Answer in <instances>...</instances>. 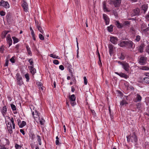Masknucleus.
Listing matches in <instances>:
<instances>
[{"label":"nucleus","instance_id":"obj_1","mask_svg":"<svg viewBox=\"0 0 149 149\" xmlns=\"http://www.w3.org/2000/svg\"><path fill=\"white\" fill-rule=\"evenodd\" d=\"M126 47L130 49H133L134 48L135 45L132 41L130 40L126 41Z\"/></svg>","mask_w":149,"mask_h":149},{"label":"nucleus","instance_id":"obj_2","mask_svg":"<svg viewBox=\"0 0 149 149\" xmlns=\"http://www.w3.org/2000/svg\"><path fill=\"white\" fill-rule=\"evenodd\" d=\"M16 76L17 84L19 86H21L23 84L22 78L18 73L17 74Z\"/></svg>","mask_w":149,"mask_h":149},{"label":"nucleus","instance_id":"obj_3","mask_svg":"<svg viewBox=\"0 0 149 149\" xmlns=\"http://www.w3.org/2000/svg\"><path fill=\"white\" fill-rule=\"evenodd\" d=\"M140 10L138 8H136L132 10L131 13V16L133 17L135 16H138L139 15Z\"/></svg>","mask_w":149,"mask_h":149},{"label":"nucleus","instance_id":"obj_4","mask_svg":"<svg viewBox=\"0 0 149 149\" xmlns=\"http://www.w3.org/2000/svg\"><path fill=\"white\" fill-rule=\"evenodd\" d=\"M0 6H2L6 8H9V5L7 2L3 0L0 1Z\"/></svg>","mask_w":149,"mask_h":149},{"label":"nucleus","instance_id":"obj_5","mask_svg":"<svg viewBox=\"0 0 149 149\" xmlns=\"http://www.w3.org/2000/svg\"><path fill=\"white\" fill-rule=\"evenodd\" d=\"M69 99L70 101V104L72 106H74L75 104L76 97L74 94L70 96Z\"/></svg>","mask_w":149,"mask_h":149},{"label":"nucleus","instance_id":"obj_6","mask_svg":"<svg viewBox=\"0 0 149 149\" xmlns=\"http://www.w3.org/2000/svg\"><path fill=\"white\" fill-rule=\"evenodd\" d=\"M65 67H66L68 69V70L69 72L71 74V76L73 75V70L72 68V65L69 63H65Z\"/></svg>","mask_w":149,"mask_h":149},{"label":"nucleus","instance_id":"obj_7","mask_svg":"<svg viewBox=\"0 0 149 149\" xmlns=\"http://www.w3.org/2000/svg\"><path fill=\"white\" fill-rule=\"evenodd\" d=\"M123 68L125 70L126 72H128L129 71L130 66L129 64L125 62H124L122 65Z\"/></svg>","mask_w":149,"mask_h":149},{"label":"nucleus","instance_id":"obj_8","mask_svg":"<svg viewBox=\"0 0 149 149\" xmlns=\"http://www.w3.org/2000/svg\"><path fill=\"white\" fill-rule=\"evenodd\" d=\"M118 40V38L116 37H111L110 41L113 44L116 45L117 43V41Z\"/></svg>","mask_w":149,"mask_h":149},{"label":"nucleus","instance_id":"obj_9","mask_svg":"<svg viewBox=\"0 0 149 149\" xmlns=\"http://www.w3.org/2000/svg\"><path fill=\"white\" fill-rule=\"evenodd\" d=\"M103 18L104 19L106 24L108 25L109 24V19L108 16L106 14H104L103 15Z\"/></svg>","mask_w":149,"mask_h":149},{"label":"nucleus","instance_id":"obj_10","mask_svg":"<svg viewBox=\"0 0 149 149\" xmlns=\"http://www.w3.org/2000/svg\"><path fill=\"white\" fill-rule=\"evenodd\" d=\"M113 3L115 7H118L120 6L121 2V0H115L113 1Z\"/></svg>","mask_w":149,"mask_h":149},{"label":"nucleus","instance_id":"obj_11","mask_svg":"<svg viewBox=\"0 0 149 149\" xmlns=\"http://www.w3.org/2000/svg\"><path fill=\"white\" fill-rule=\"evenodd\" d=\"M146 62V59L145 57L143 56H141L139 60V62L141 65H144Z\"/></svg>","mask_w":149,"mask_h":149},{"label":"nucleus","instance_id":"obj_12","mask_svg":"<svg viewBox=\"0 0 149 149\" xmlns=\"http://www.w3.org/2000/svg\"><path fill=\"white\" fill-rule=\"evenodd\" d=\"M115 73L116 74L119 75L121 77L124 78L125 79H127L129 77L127 75H126L125 73L120 72V73L117 72H115Z\"/></svg>","mask_w":149,"mask_h":149},{"label":"nucleus","instance_id":"obj_13","mask_svg":"<svg viewBox=\"0 0 149 149\" xmlns=\"http://www.w3.org/2000/svg\"><path fill=\"white\" fill-rule=\"evenodd\" d=\"M35 22L36 23V20H35ZM36 26L37 28L38 29V30L42 33L43 34L44 33L43 31L42 30V29L40 26V24L38 22L37 24H36Z\"/></svg>","mask_w":149,"mask_h":149},{"label":"nucleus","instance_id":"obj_14","mask_svg":"<svg viewBox=\"0 0 149 149\" xmlns=\"http://www.w3.org/2000/svg\"><path fill=\"white\" fill-rule=\"evenodd\" d=\"M22 6L24 9V10L26 12L28 9V6L26 2L24 1L23 3L22 4Z\"/></svg>","mask_w":149,"mask_h":149},{"label":"nucleus","instance_id":"obj_15","mask_svg":"<svg viewBox=\"0 0 149 149\" xmlns=\"http://www.w3.org/2000/svg\"><path fill=\"white\" fill-rule=\"evenodd\" d=\"M131 136V142H136L137 141V137L135 133H133V135Z\"/></svg>","mask_w":149,"mask_h":149},{"label":"nucleus","instance_id":"obj_16","mask_svg":"<svg viewBox=\"0 0 149 149\" xmlns=\"http://www.w3.org/2000/svg\"><path fill=\"white\" fill-rule=\"evenodd\" d=\"M108 47L109 49V53L111 55L113 53L114 50L113 46L111 44H109L108 45Z\"/></svg>","mask_w":149,"mask_h":149},{"label":"nucleus","instance_id":"obj_17","mask_svg":"<svg viewBox=\"0 0 149 149\" xmlns=\"http://www.w3.org/2000/svg\"><path fill=\"white\" fill-rule=\"evenodd\" d=\"M145 46L144 43L141 44L139 47L138 50L140 53H142L143 52V48Z\"/></svg>","mask_w":149,"mask_h":149},{"label":"nucleus","instance_id":"obj_18","mask_svg":"<svg viewBox=\"0 0 149 149\" xmlns=\"http://www.w3.org/2000/svg\"><path fill=\"white\" fill-rule=\"evenodd\" d=\"M29 68L31 73L33 75L36 72V69L34 68L33 67V66H29Z\"/></svg>","mask_w":149,"mask_h":149},{"label":"nucleus","instance_id":"obj_19","mask_svg":"<svg viewBox=\"0 0 149 149\" xmlns=\"http://www.w3.org/2000/svg\"><path fill=\"white\" fill-rule=\"evenodd\" d=\"M7 108L6 106H4L2 109V110L1 111V112L3 115L4 117L6 115V111H7Z\"/></svg>","mask_w":149,"mask_h":149},{"label":"nucleus","instance_id":"obj_20","mask_svg":"<svg viewBox=\"0 0 149 149\" xmlns=\"http://www.w3.org/2000/svg\"><path fill=\"white\" fill-rule=\"evenodd\" d=\"M115 24L117 27L118 28H122L123 27V25L120 24L118 21H116L115 22Z\"/></svg>","mask_w":149,"mask_h":149},{"label":"nucleus","instance_id":"obj_21","mask_svg":"<svg viewBox=\"0 0 149 149\" xmlns=\"http://www.w3.org/2000/svg\"><path fill=\"white\" fill-rule=\"evenodd\" d=\"M136 96V99L135 100V102H140L141 101L142 97L139 94H137Z\"/></svg>","mask_w":149,"mask_h":149},{"label":"nucleus","instance_id":"obj_22","mask_svg":"<svg viewBox=\"0 0 149 149\" xmlns=\"http://www.w3.org/2000/svg\"><path fill=\"white\" fill-rule=\"evenodd\" d=\"M11 109L13 111H14L13 113L14 114L17 113V112L16 110V108L15 105L13 104H11Z\"/></svg>","mask_w":149,"mask_h":149},{"label":"nucleus","instance_id":"obj_23","mask_svg":"<svg viewBox=\"0 0 149 149\" xmlns=\"http://www.w3.org/2000/svg\"><path fill=\"white\" fill-rule=\"evenodd\" d=\"M126 41H121L118 45L122 47H126Z\"/></svg>","mask_w":149,"mask_h":149},{"label":"nucleus","instance_id":"obj_24","mask_svg":"<svg viewBox=\"0 0 149 149\" xmlns=\"http://www.w3.org/2000/svg\"><path fill=\"white\" fill-rule=\"evenodd\" d=\"M36 84L38 86L39 90H41L42 91L43 90V88L42 87V85L41 82H38L36 83Z\"/></svg>","mask_w":149,"mask_h":149},{"label":"nucleus","instance_id":"obj_25","mask_svg":"<svg viewBox=\"0 0 149 149\" xmlns=\"http://www.w3.org/2000/svg\"><path fill=\"white\" fill-rule=\"evenodd\" d=\"M26 48L27 49L28 54L29 55L31 56L32 52L30 48L29 47V46L28 45H26Z\"/></svg>","mask_w":149,"mask_h":149},{"label":"nucleus","instance_id":"obj_26","mask_svg":"<svg viewBox=\"0 0 149 149\" xmlns=\"http://www.w3.org/2000/svg\"><path fill=\"white\" fill-rule=\"evenodd\" d=\"M103 9L104 11H107L108 12H109L110 11L109 10H107V8L106 7V3L104 1L103 2Z\"/></svg>","mask_w":149,"mask_h":149},{"label":"nucleus","instance_id":"obj_27","mask_svg":"<svg viewBox=\"0 0 149 149\" xmlns=\"http://www.w3.org/2000/svg\"><path fill=\"white\" fill-rule=\"evenodd\" d=\"M142 9L144 11L145 13L147 11L148 6L147 4H144L142 6Z\"/></svg>","mask_w":149,"mask_h":149},{"label":"nucleus","instance_id":"obj_28","mask_svg":"<svg viewBox=\"0 0 149 149\" xmlns=\"http://www.w3.org/2000/svg\"><path fill=\"white\" fill-rule=\"evenodd\" d=\"M128 103L125 100H123L120 102V105L121 106H123L124 105H125L126 104H127Z\"/></svg>","mask_w":149,"mask_h":149},{"label":"nucleus","instance_id":"obj_29","mask_svg":"<svg viewBox=\"0 0 149 149\" xmlns=\"http://www.w3.org/2000/svg\"><path fill=\"white\" fill-rule=\"evenodd\" d=\"M35 113H36V114L35 115V116H34V112H32V114L34 118L35 119V118H38V117H39V113H38L37 111H35Z\"/></svg>","mask_w":149,"mask_h":149},{"label":"nucleus","instance_id":"obj_30","mask_svg":"<svg viewBox=\"0 0 149 149\" xmlns=\"http://www.w3.org/2000/svg\"><path fill=\"white\" fill-rule=\"evenodd\" d=\"M6 17L7 22H10L11 21V15L10 14H8L6 16Z\"/></svg>","mask_w":149,"mask_h":149},{"label":"nucleus","instance_id":"obj_31","mask_svg":"<svg viewBox=\"0 0 149 149\" xmlns=\"http://www.w3.org/2000/svg\"><path fill=\"white\" fill-rule=\"evenodd\" d=\"M7 42L9 45V47L12 45V40L11 38L10 39H6Z\"/></svg>","mask_w":149,"mask_h":149},{"label":"nucleus","instance_id":"obj_32","mask_svg":"<svg viewBox=\"0 0 149 149\" xmlns=\"http://www.w3.org/2000/svg\"><path fill=\"white\" fill-rule=\"evenodd\" d=\"M39 120L40 124L41 125H44L45 122V120L42 118L39 117Z\"/></svg>","mask_w":149,"mask_h":149},{"label":"nucleus","instance_id":"obj_33","mask_svg":"<svg viewBox=\"0 0 149 149\" xmlns=\"http://www.w3.org/2000/svg\"><path fill=\"white\" fill-rule=\"evenodd\" d=\"M7 128L8 132L10 134H12L13 132L12 126H7Z\"/></svg>","mask_w":149,"mask_h":149},{"label":"nucleus","instance_id":"obj_34","mask_svg":"<svg viewBox=\"0 0 149 149\" xmlns=\"http://www.w3.org/2000/svg\"><path fill=\"white\" fill-rule=\"evenodd\" d=\"M12 38L13 41V43L15 44L18 42L19 40V39L15 36L12 37Z\"/></svg>","mask_w":149,"mask_h":149},{"label":"nucleus","instance_id":"obj_35","mask_svg":"<svg viewBox=\"0 0 149 149\" xmlns=\"http://www.w3.org/2000/svg\"><path fill=\"white\" fill-rule=\"evenodd\" d=\"M107 29L108 31L109 32H111L113 31V25H111L110 26L107 27Z\"/></svg>","mask_w":149,"mask_h":149},{"label":"nucleus","instance_id":"obj_36","mask_svg":"<svg viewBox=\"0 0 149 149\" xmlns=\"http://www.w3.org/2000/svg\"><path fill=\"white\" fill-rule=\"evenodd\" d=\"M143 80L145 83L149 84V78L147 77L144 78L143 79Z\"/></svg>","mask_w":149,"mask_h":149},{"label":"nucleus","instance_id":"obj_37","mask_svg":"<svg viewBox=\"0 0 149 149\" xmlns=\"http://www.w3.org/2000/svg\"><path fill=\"white\" fill-rule=\"evenodd\" d=\"M20 45L19 44H18L16 45L15 49H16V52L17 53H19V49L20 47Z\"/></svg>","mask_w":149,"mask_h":149},{"label":"nucleus","instance_id":"obj_38","mask_svg":"<svg viewBox=\"0 0 149 149\" xmlns=\"http://www.w3.org/2000/svg\"><path fill=\"white\" fill-rule=\"evenodd\" d=\"M26 124V122L24 121L22 122V123L19 125V127L22 128L24 126H25Z\"/></svg>","mask_w":149,"mask_h":149},{"label":"nucleus","instance_id":"obj_39","mask_svg":"<svg viewBox=\"0 0 149 149\" xmlns=\"http://www.w3.org/2000/svg\"><path fill=\"white\" fill-rule=\"evenodd\" d=\"M141 69L143 70H149V68L147 66H142L141 67Z\"/></svg>","mask_w":149,"mask_h":149},{"label":"nucleus","instance_id":"obj_40","mask_svg":"<svg viewBox=\"0 0 149 149\" xmlns=\"http://www.w3.org/2000/svg\"><path fill=\"white\" fill-rule=\"evenodd\" d=\"M10 119L12 124L13 128V129H15V124L14 123L13 118V117H12L11 119Z\"/></svg>","mask_w":149,"mask_h":149},{"label":"nucleus","instance_id":"obj_41","mask_svg":"<svg viewBox=\"0 0 149 149\" xmlns=\"http://www.w3.org/2000/svg\"><path fill=\"white\" fill-rule=\"evenodd\" d=\"M25 78L26 79V81L29 82L30 79L29 77V74L28 73H27L25 75Z\"/></svg>","mask_w":149,"mask_h":149},{"label":"nucleus","instance_id":"obj_42","mask_svg":"<svg viewBox=\"0 0 149 149\" xmlns=\"http://www.w3.org/2000/svg\"><path fill=\"white\" fill-rule=\"evenodd\" d=\"M125 58V56L123 53H121L120 54V56L119 57V58L120 59L123 60Z\"/></svg>","mask_w":149,"mask_h":149},{"label":"nucleus","instance_id":"obj_43","mask_svg":"<svg viewBox=\"0 0 149 149\" xmlns=\"http://www.w3.org/2000/svg\"><path fill=\"white\" fill-rule=\"evenodd\" d=\"M141 39V37L139 35L137 36L136 38L134 40L135 41H136V42H139Z\"/></svg>","mask_w":149,"mask_h":149},{"label":"nucleus","instance_id":"obj_44","mask_svg":"<svg viewBox=\"0 0 149 149\" xmlns=\"http://www.w3.org/2000/svg\"><path fill=\"white\" fill-rule=\"evenodd\" d=\"M130 31L133 34H135V29L132 27L130 30Z\"/></svg>","mask_w":149,"mask_h":149},{"label":"nucleus","instance_id":"obj_45","mask_svg":"<svg viewBox=\"0 0 149 149\" xmlns=\"http://www.w3.org/2000/svg\"><path fill=\"white\" fill-rule=\"evenodd\" d=\"M7 34L4 31H3L2 34L1 38L2 39H4L5 38Z\"/></svg>","mask_w":149,"mask_h":149},{"label":"nucleus","instance_id":"obj_46","mask_svg":"<svg viewBox=\"0 0 149 149\" xmlns=\"http://www.w3.org/2000/svg\"><path fill=\"white\" fill-rule=\"evenodd\" d=\"M127 138L128 142H130V141H131L132 136L130 135L127 136Z\"/></svg>","mask_w":149,"mask_h":149},{"label":"nucleus","instance_id":"obj_47","mask_svg":"<svg viewBox=\"0 0 149 149\" xmlns=\"http://www.w3.org/2000/svg\"><path fill=\"white\" fill-rule=\"evenodd\" d=\"M39 37L40 39L41 40H44V37L41 34H40L39 35Z\"/></svg>","mask_w":149,"mask_h":149},{"label":"nucleus","instance_id":"obj_48","mask_svg":"<svg viewBox=\"0 0 149 149\" xmlns=\"http://www.w3.org/2000/svg\"><path fill=\"white\" fill-rule=\"evenodd\" d=\"M29 62L30 65H31V66L33 67V62L32 59H30L29 60Z\"/></svg>","mask_w":149,"mask_h":149},{"label":"nucleus","instance_id":"obj_49","mask_svg":"<svg viewBox=\"0 0 149 149\" xmlns=\"http://www.w3.org/2000/svg\"><path fill=\"white\" fill-rule=\"evenodd\" d=\"M53 62L54 64H56V65H58L59 63L58 61V60H56V59L54 60H53Z\"/></svg>","mask_w":149,"mask_h":149},{"label":"nucleus","instance_id":"obj_50","mask_svg":"<svg viewBox=\"0 0 149 149\" xmlns=\"http://www.w3.org/2000/svg\"><path fill=\"white\" fill-rule=\"evenodd\" d=\"M6 13L3 10L0 11V15L1 16H3L5 15Z\"/></svg>","mask_w":149,"mask_h":149},{"label":"nucleus","instance_id":"obj_51","mask_svg":"<svg viewBox=\"0 0 149 149\" xmlns=\"http://www.w3.org/2000/svg\"><path fill=\"white\" fill-rule=\"evenodd\" d=\"M84 83L85 85H86L87 84V81L86 77L84 76Z\"/></svg>","mask_w":149,"mask_h":149},{"label":"nucleus","instance_id":"obj_52","mask_svg":"<svg viewBox=\"0 0 149 149\" xmlns=\"http://www.w3.org/2000/svg\"><path fill=\"white\" fill-rule=\"evenodd\" d=\"M141 103H139L136 105L137 108L139 110H140V109L141 107Z\"/></svg>","mask_w":149,"mask_h":149},{"label":"nucleus","instance_id":"obj_53","mask_svg":"<svg viewBox=\"0 0 149 149\" xmlns=\"http://www.w3.org/2000/svg\"><path fill=\"white\" fill-rule=\"evenodd\" d=\"M97 55H98V56L99 60L100 61V63H101V60L100 59V54L98 52V50H97Z\"/></svg>","mask_w":149,"mask_h":149},{"label":"nucleus","instance_id":"obj_54","mask_svg":"<svg viewBox=\"0 0 149 149\" xmlns=\"http://www.w3.org/2000/svg\"><path fill=\"white\" fill-rule=\"evenodd\" d=\"M56 55L55 54H50L49 55V56L53 58H55Z\"/></svg>","mask_w":149,"mask_h":149},{"label":"nucleus","instance_id":"obj_55","mask_svg":"<svg viewBox=\"0 0 149 149\" xmlns=\"http://www.w3.org/2000/svg\"><path fill=\"white\" fill-rule=\"evenodd\" d=\"M34 136L35 135H34V134H31V135H30V139L31 140H33V139Z\"/></svg>","mask_w":149,"mask_h":149},{"label":"nucleus","instance_id":"obj_56","mask_svg":"<svg viewBox=\"0 0 149 149\" xmlns=\"http://www.w3.org/2000/svg\"><path fill=\"white\" fill-rule=\"evenodd\" d=\"M146 19L148 20H149V12L145 16Z\"/></svg>","mask_w":149,"mask_h":149},{"label":"nucleus","instance_id":"obj_57","mask_svg":"<svg viewBox=\"0 0 149 149\" xmlns=\"http://www.w3.org/2000/svg\"><path fill=\"white\" fill-rule=\"evenodd\" d=\"M10 61L12 63H14L15 62L14 58L13 57L10 60Z\"/></svg>","mask_w":149,"mask_h":149},{"label":"nucleus","instance_id":"obj_58","mask_svg":"<svg viewBox=\"0 0 149 149\" xmlns=\"http://www.w3.org/2000/svg\"><path fill=\"white\" fill-rule=\"evenodd\" d=\"M59 68L62 70H63L64 69V66L62 65H60L59 66Z\"/></svg>","mask_w":149,"mask_h":149},{"label":"nucleus","instance_id":"obj_59","mask_svg":"<svg viewBox=\"0 0 149 149\" xmlns=\"http://www.w3.org/2000/svg\"><path fill=\"white\" fill-rule=\"evenodd\" d=\"M91 112L93 115L94 116H95V115H96V113H95L94 110H92V109H91Z\"/></svg>","mask_w":149,"mask_h":149},{"label":"nucleus","instance_id":"obj_60","mask_svg":"<svg viewBox=\"0 0 149 149\" xmlns=\"http://www.w3.org/2000/svg\"><path fill=\"white\" fill-rule=\"evenodd\" d=\"M6 147H5V146L3 145V146H1L0 145V149H6Z\"/></svg>","mask_w":149,"mask_h":149},{"label":"nucleus","instance_id":"obj_61","mask_svg":"<svg viewBox=\"0 0 149 149\" xmlns=\"http://www.w3.org/2000/svg\"><path fill=\"white\" fill-rule=\"evenodd\" d=\"M146 51L149 54V45L146 47Z\"/></svg>","mask_w":149,"mask_h":149},{"label":"nucleus","instance_id":"obj_62","mask_svg":"<svg viewBox=\"0 0 149 149\" xmlns=\"http://www.w3.org/2000/svg\"><path fill=\"white\" fill-rule=\"evenodd\" d=\"M37 140H38V141H41V139L40 136L38 135H37Z\"/></svg>","mask_w":149,"mask_h":149},{"label":"nucleus","instance_id":"obj_63","mask_svg":"<svg viewBox=\"0 0 149 149\" xmlns=\"http://www.w3.org/2000/svg\"><path fill=\"white\" fill-rule=\"evenodd\" d=\"M20 131L21 133H22V134L23 135L25 134V132L24 130L23 129H20Z\"/></svg>","mask_w":149,"mask_h":149},{"label":"nucleus","instance_id":"obj_64","mask_svg":"<svg viewBox=\"0 0 149 149\" xmlns=\"http://www.w3.org/2000/svg\"><path fill=\"white\" fill-rule=\"evenodd\" d=\"M20 146L19 145L17 144H16L15 146V147L16 149H18L19 147Z\"/></svg>","mask_w":149,"mask_h":149}]
</instances>
